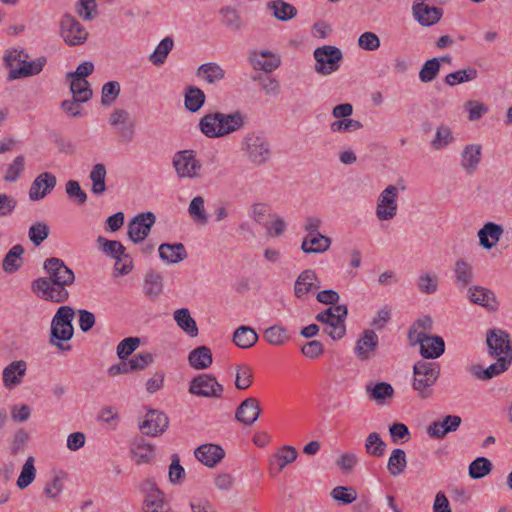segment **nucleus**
Listing matches in <instances>:
<instances>
[{"mask_svg":"<svg viewBox=\"0 0 512 512\" xmlns=\"http://www.w3.org/2000/svg\"><path fill=\"white\" fill-rule=\"evenodd\" d=\"M43 270L47 276L32 281L31 290L40 299L52 303L68 301L70 293L67 287L75 282L74 272L57 257L45 259Z\"/></svg>","mask_w":512,"mask_h":512,"instance_id":"obj_1","label":"nucleus"},{"mask_svg":"<svg viewBox=\"0 0 512 512\" xmlns=\"http://www.w3.org/2000/svg\"><path fill=\"white\" fill-rule=\"evenodd\" d=\"M245 125V118L240 111L231 114L213 112L205 114L199 121L200 131L208 138H220L239 131Z\"/></svg>","mask_w":512,"mask_h":512,"instance_id":"obj_2","label":"nucleus"},{"mask_svg":"<svg viewBox=\"0 0 512 512\" xmlns=\"http://www.w3.org/2000/svg\"><path fill=\"white\" fill-rule=\"evenodd\" d=\"M75 316V310L71 306H60L51 321V331L49 342L61 351H69L71 346L63 344L72 339L74 327L72 320Z\"/></svg>","mask_w":512,"mask_h":512,"instance_id":"obj_3","label":"nucleus"},{"mask_svg":"<svg viewBox=\"0 0 512 512\" xmlns=\"http://www.w3.org/2000/svg\"><path fill=\"white\" fill-rule=\"evenodd\" d=\"M241 149L247 160L255 166L266 164L272 155L271 145L268 139L256 132L246 134L242 140Z\"/></svg>","mask_w":512,"mask_h":512,"instance_id":"obj_4","label":"nucleus"},{"mask_svg":"<svg viewBox=\"0 0 512 512\" xmlns=\"http://www.w3.org/2000/svg\"><path fill=\"white\" fill-rule=\"evenodd\" d=\"M413 389L416 390L421 398L431 396V387L435 384L440 375V367L436 362L420 360L413 366Z\"/></svg>","mask_w":512,"mask_h":512,"instance_id":"obj_5","label":"nucleus"},{"mask_svg":"<svg viewBox=\"0 0 512 512\" xmlns=\"http://www.w3.org/2000/svg\"><path fill=\"white\" fill-rule=\"evenodd\" d=\"M348 315V308L346 305H334L320 313L315 319L326 325L324 332L333 340H340L345 336L346 326L345 319Z\"/></svg>","mask_w":512,"mask_h":512,"instance_id":"obj_6","label":"nucleus"},{"mask_svg":"<svg viewBox=\"0 0 512 512\" xmlns=\"http://www.w3.org/2000/svg\"><path fill=\"white\" fill-rule=\"evenodd\" d=\"M408 337L412 345H420V354L425 359H436L445 351V343L440 336H429L425 332L410 328Z\"/></svg>","mask_w":512,"mask_h":512,"instance_id":"obj_7","label":"nucleus"},{"mask_svg":"<svg viewBox=\"0 0 512 512\" xmlns=\"http://www.w3.org/2000/svg\"><path fill=\"white\" fill-rule=\"evenodd\" d=\"M59 35L67 45L73 47L87 41L88 31L73 15L65 13L59 22Z\"/></svg>","mask_w":512,"mask_h":512,"instance_id":"obj_8","label":"nucleus"},{"mask_svg":"<svg viewBox=\"0 0 512 512\" xmlns=\"http://www.w3.org/2000/svg\"><path fill=\"white\" fill-rule=\"evenodd\" d=\"M314 58L315 71L321 75H329L339 69L343 54L336 46L324 45L314 50Z\"/></svg>","mask_w":512,"mask_h":512,"instance_id":"obj_9","label":"nucleus"},{"mask_svg":"<svg viewBox=\"0 0 512 512\" xmlns=\"http://www.w3.org/2000/svg\"><path fill=\"white\" fill-rule=\"evenodd\" d=\"M172 165L179 178L196 179L200 177L202 165L191 149L181 150L174 154Z\"/></svg>","mask_w":512,"mask_h":512,"instance_id":"obj_10","label":"nucleus"},{"mask_svg":"<svg viewBox=\"0 0 512 512\" xmlns=\"http://www.w3.org/2000/svg\"><path fill=\"white\" fill-rule=\"evenodd\" d=\"M97 243L104 253L116 260V269L121 275H127L131 272L133 268L132 260L130 256L126 254V248L120 241L108 240L99 236Z\"/></svg>","mask_w":512,"mask_h":512,"instance_id":"obj_11","label":"nucleus"},{"mask_svg":"<svg viewBox=\"0 0 512 512\" xmlns=\"http://www.w3.org/2000/svg\"><path fill=\"white\" fill-rule=\"evenodd\" d=\"M139 489L144 495L143 512H162L167 505L164 492L157 486L153 478H147L140 485Z\"/></svg>","mask_w":512,"mask_h":512,"instance_id":"obj_12","label":"nucleus"},{"mask_svg":"<svg viewBox=\"0 0 512 512\" xmlns=\"http://www.w3.org/2000/svg\"><path fill=\"white\" fill-rule=\"evenodd\" d=\"M223 391V385L211 374L197 375L189 383V392L197 397L220 398Z\"/></svg>","mask_w":512,"mask_h":512,"instance_id":"obj_13","label":"nucleus"},{"mask_svg":"<svg viewBox=\"0 0 512 512\" xmlns=\"http://www.w3.org/2000/svg\"><path fill=\"white\" fill-rule=\"evenodd\" d=\"M486 344L491 357L512 359V345L506 331L496 328L489 329L486 333Z\"/></svg>","mask_w":512,"mask_h":512,"instance_id":"obj_14","label":"nucleus"},{"mask_svg":"<svg viewBox=\"0 0 512 512\" xmlns=\"http://www.w3.org/2000/svg\"><path fill=\"white\" fill-rule=\"evenodd\" d=\"M398 188L394 185L387 186L378 196L376 216L380 221L393 219L397 214Z\"/></svg>","mask_w":512,"mask_h":512,"instance_id":"obj_15","label":"nucleus"},{"mask_svg":"<svg viewBox=\"0 0 512 512\" xmlns=\"http://www.w3.org/2000/svg\"><path fill=\"white\" fill-rule=\"evenodd\" d=\"M156 217L152 212H142L128 223V237L134 243H140L149 235Z\"/></svg>","mask_w":512,"mask_h":512,"instance_id":"obj_16","label":"nucleus"},{"mask_svg":"<svg viewBox=\"0 0 512 512\" xmlns=\"http://www.w3.org/2000/svg\"><path fill=\"white\" fill-rule=\"evenodd\" d=\"M168 425L169 419L165 413L158 410H149L139 428L145 435L155 437L163 434Z\"/></svg>","mask_w":512,"mask_h":512,"instance_id":"obj_17","label":"nucleus"},{"mask_svg":"<svg viewBox=\"0 0 512 512\" xmlns=\"http://www.w3.org/2000/svg\"><path fill=\"white\" fill-rule=\"evenodd\" d=\"M412 13L415 20L421 26L429 27L440 21L443 10L439 7L429 6L421 1L413 4Z\"/></svg>","mask_w":512,"mask_h":512,"instance_id":"obj_18","label":"nucleus"},{"mask_svg":"<svg viewBox=\"0 0 512 512\" xmlns=\"http://www.w3.org/2000/svg\"><path fill=\"white\" fill-rule=\"evenodd\" d=\"M56 176L50 172L39 174L32 182L29 189V198L38 201L46 197L56 186Z\"/></svg>","mask_w":512,"mask_h":512,"instance_id":"obj_19","label":"nucleus"},{"mask_svg":"<svg viewBox=\"0 0 512 512\" xmlns=\"http://www.w3.org/2000/svg\"><path fill=\"white\" fill-rule=\"evenodd\" d=\"M261 414L260 402L254 397L242 401L235 411V419L245 425L251 426Z\"/></svg>","mask_w":512,"mask_h":512,"instance_id":"obj_20","label":"nucleus"},{"mask_svg":"<svg viewBox=\"0 0 512 512\" xmlns=\"http://www.w3.org/2000/svg\"><path fill=\"white\" fill-rule=\"evenodd\" d=\"M379 339L373 330H365L356 342L355 354L359 360H368L375 355Z\"/></svg>","mask_w":512,"mask_h":512,"instance_id":"obj_21","label":"nucleus"},{"mask_svg":"<svg viewBox=\"0 0 512 512\" xmlns=\"http://www.w3.org/2000/svg\"><path fill=\"white\" fill-rule=\"evenodd\" d=\"M195 457L205 466L212 468L225 456L223 448L217 444H202L194 450Z\"/></svg>","mask_w":512,"mask_h":512,"instance_id":"obj_22","label":"nucleus"},{"mask_svg":"<svg viewBox=\"0 0 512 512\" xmlns=\"http://www.w3.org/2000/svg\"><path fill=\"white\" fill-rule=\"evenodd\" d=\"M461 422L462 419L460 416L446 415L442 421L432 422L428 426L427 432L432 438L443 439L448 433L455 432Z\"/></svg>","mask_w":512,"mask_h":512,"instance_id":"obj_23","label":"nucleus"},{"mask_svg":"<svg viewBox=\"0 0 512 512\" xmlns=\"http://www.w3.org/2000/svg\"><path fill=\"white\" fill-rule=\"evenodd\" d=\"M504 233L503 226L494 222H487L478 231L479 244L486 250L496 246Z\"/></svg>","mask_w":512,"mask_h":512,"instance_id":"obj_24","label":"nucleus"},{"mask_svg":"<svg viewBox=\"0 0 512 512\" xmlns=\"http://www.w3.org/2000/svg\"><path fill=\"white\" fill-rule=\"evenodd\" d=\"M25 59L22 61V64L19 68L11 69L9 71V79L15 80L19 78H24L28 76H33L39 74L45 63L46 57H39L36 60L28 61V55L26 54Z\"/></svg>","mask_w":512,"mask_h":512,"instance_id":"obj_25","label":"nucleus"},{"mask_svg":"<svg viewBox=\"0 0 512 512\" xmlns=\"http://www.w3.org/2000/svg\"><path fill=\"white\" fill-rule=\"evenodd\" d=\"M472 303L485 307L488 311H495L498 302L493 291L482 286H473L468 291Z\"/></svg>","mask_w":512,"mask_h":512,"instance_id":"obj_26","label":"nucleus"},{"mask_svg":"<svg viewBox=\"0 0 512 512\" xmlns=\"http://www.w3.org/2000/svg\"><path fill=\"white\" fill-rule=\"evenodd\" d=\"M331 239L321 233L307 235L301 244V250L306 254H318L330 248Z\"/></svg>","mask_w":512,"mask_h":512,"instance_id":"obj_27","label":"nucleus"},{"mask_svg":"<svg viewBox=\"0 0 512 512\" xmlns=\"http://www.w3.org/2000/svg\"><path fill=\"white\" fill-rule=\"evenodd\" d=\"M26 362L23 360L13 361L3 370V384L6 388L19 385L26 373Z\"/></svg>","mask_w":512,"mask_h":512,"instance_id":"obj_28","label":"nucleus"},{"mask_svg":"<svg viewBox=\"0 0 512 512\" xmlns=\"http://www.w3.org/2000/svg\"><path fill=\"white\" fill-rule=\"evenodd\" d=\"M158 251L161 260L171 264H177L187 258V252L182 243H162Z\"/></svg>","mask_w":512,"mask_h":512,"instance_id":"obj_29","label":"nucleus"},{"mask_svg":"<svg viewBox=\"0 0 512 512\" xmlns=\"http://www.w3.org/2000/svg\"><path fill=\"white\" fill-rule=\"evenodd\" d=\"M318 280L315 271L306 269L299 274L294 284V293L297 298H302L313 289H318L319 285L315 282Z\"/></svg>","mask_w":512,"mask_h":512,"instance_id":"obj_30","label":"nucleus"},{"mask_svg":"<svg viewBox=\"0 0 512 512\" xmlns=\"http://www.w3.org/2000/svg\"><path fill=\"white\" fill-rule=\"evenodd\" d=\"M213 362L211 349L207 346H199L190 351L188 355L189 365L196 370H204Z\"/></svg>","mask_w":512,"mask_h":512,"instance_id":"obj_31","label":"nucleus"},{"mask_svg":"<svg viewBox=\"0 0 512 512\" xmlns=\"http://www.w3.org/2000/svg\"><path fill=\"white\" fill-rule=\"evenodd\" d=\"M480 160L481 146L479 144H471L464 147L461 153V167L468 174H472L476 170Z\"/></svg>","mask_w":512,"mask_h":512,"instance_id":"obj_32","label":"nucleus"},{"mask_svg":"<svg viewBox=\"0 0 512 512\" xmlns=\"http://www.w3.org/2000/svg\"><path fill=\"white\" fill-rule=\"evenodd\" d=\"M196 76L208 84H214L225 78V70L215 62H207L197 68Z\"/></svg>","mask_w":512,"mask_h":512,"instance_id":"obj_33","label":"nucleus"},{"mask_svg":"<svg viewBox=\"0 0 512 512\" xmlns=\"http://www.w3.org/2000/svg\"><path fill=\"white\" fill-rule=\"evenodd\" d=\"M25 249L22 245H14L5 255L2 261V269L8 274H12L19 270L24 262L23 254Z\"/></svg>","mask_w":512,"mask_h":512,"instance_id":"obj_34","label":"nucleus"},{"mask_svg":"<svg viewBox=\"0 0 512 512\" xmlns=\"http://www.w3.org/2000/svg\"><path fill=\"white\" fill-rule=\"evenodd\" d=\"M512 363V359L508 357H499L497 361L486 369H474L473 374L480 380H490L493 377L505 372Z\"/></svg>","mask_w":512,"mask_h":512,"instance_id":"obj_35","label":"nucleus"},{"mask_svg":"<svg viewBox=\"0 0 512 512\" xmlns=\"http://www.w3.org/2000/svg\"><path fill=\"white\" fill-rule=\"evenodd\" d=\"M259 339L256 331L249 326H240L233 333V343L241 348L248 349L253 347Z\"/></svg>","mask_w":512,"mask_h":512,"instance_id":"obj_36","label":"nucleus"},{"mask_svg":"<svg viewBox=\"0 0 512 512\" xmlns=\"http://www.w3.org/2000/svg\"><path fill=\"white\" fill-rule=\"evenodd\" d=\"M131 453L137 464H145L154 458L155 447L144 439H139L132 444Z\"/></svg>","mask_w":512,"mask_h":512,"instance_id":"obj_37","label":"nucleus"},{"mask_svg":"<svg viewBox=\"0 0 512 512\" xmlns=\"http://www.w3.org/2000/svg\"><path fill=\"white\" fill-rule=\"evenodd\" d=\"M163 291V277L156 271H149L144 278V292L151 300H155Z\"/></svg>","mask_w":512,"mask_h":512,"instance_id":"obj_38","label":"nucleus"},{"mask_svg":"<svg viewBox=\"0 0 512 512\" xmlns=\"http://www.w3.org/2000/svg\"><path fill=\"white\" fill-rule=\"evenodd\" d=\"M206 100L204 92L196 86H188L185 89L184 105L185 108L195 113L201 109Z\"/></svg>","mask_w":512,"mask_h":512,"instance_id":"obj_39","label":"nucleus"},{"mask_svg":"<svg viewBox=\"0 0 512 512\" xmlns=\"http://www.w3.org/2000/svg\"><path fill=\"white\" fill-rule=\"evenodd\" d=\"M407 467L406 453L401 448H395L392 450L388 462L387 470L393 477L401 475Z\"/></svg>","mask_w":512,"mask_h":512,"instance_id":"obj_40","label":"nucleus"},{"mask_svg":"<svg viewBox=\"0 0 512 512\" xmlns=\"http://www.w3.org/2000/svg\"><path fill=\"white\" fill-rule=\"evenodd\" d=\"M67 79L70 80V91L75 101L86 103L92 98L93 91L90 88V84L86 79Z\"/></svg>","mask_w":512,"mask_h":512,"instance_id":"obj_41","label":"nucleus"},{"mask_svg":"<svg viewBox=\"0 0 512 512\" xmlns=\"http://www.w3.org/2000/svg\"><path fill=\"white\" fill-rule=\"evenodd\" d=\"M267 7L272 11L273 16L279 21H288L297 15V9L283 0L271 1L267 4Z\"/></svg>","mask_w":512,"mask_h":512,"instance_id":"obj_42","label":"nucleus"},{"mask_svg":"<svg viewBox=\"0 0 512 512\" xmlns=\"http://www.w3.org/2000/svg\"><path fill=\"white\" fill-rule=\"evenodd\" d=\"M221 21L225 27L233 32H238L243 29L244 23L238 11L230 6L221 8L219 12Z\"/></svg>","mask_w":512,"mask_h":512,"instance_id":"obj_43","label":"nucleus"},{"mask_svg":"<svg viewBox=\"0 0 512 512\" xmlns=\"http://www.w3.org/2000/svg\"><path fill=\"white\" fill-rule=\"evenodd\" d=\"M174 319L177 325L190 337L198 335V327L187 308H181L174 312Z\"/></svg>","mask_w":512,"mask_h":512,"instance_id":"obj_44","label":"nucleus"},{"mask_svg":"<svg viewBox=\"0 0 512 512\" xmlns=\"http://www.w3.org/2000/svg\"><path fill=\"white\" fill-rule=\"evenodd\" d=\"M263 337L269 344L274 346H283L290 340L287 329L281 325L268 327L264 331Z\"/></svg>","mask_w":512,"mask_h":512,"instance_id":"obj_45","label":"nucleus"},{"mask_svg":"<svg viewBox=\"0 0 512 512\" xmlns=\"http://www.w3.org/2000/svg\"><path fill=\"white\" fill-rule=\"evenodd\" d=\"M106 167L102 163L93 166L90 171L89 178L92 182V192L96 195H101L106 191Z\"/></svg>","mask_w":512,"mask_h":512,"instance_id":"obj_46","label":"nucleus"},{"mask_svg":"<svg viewBox=\"0 0 512 512\" xmlns=\"http://www.w3.org/2000/svg\"><path fill=\"white\" fill-rule=\"evenodd\" d=\"M174 46L172 37H165L157 45L153 53L149 56V60L155 66H160L165 63L168 54L171 52Z\"/></svg>","mask_w":512,"mask_h":512,"instance_id":"obj_47","label":"nucleus"},{"mask_svg":"<svg viewBox=\"0 0 512 512\" xmlns=\"http://www.w3.org/2000/svg\"><path fill=\"white\" fill-rule=\"evenodd\" d=\"M366 392L371 400L376 401L378 404H383L387 398L393 396V387L386 382H379L373 387L366 386Z\"/></svg>","mask_w":512,"mask_h":512,"instance_id":"obj_48","label":"nucleus"},{"mask_svg":"<svg viewBox=\"0 0 512 512\" xmlns=\"http://www.w3.org/2000/svg\"><path fill=\"white\" fill-rule=\"evenodd\" d=\"M204 198L202 196L194 197L188 207V213L193 221L200 225L208 223V214L204 208Z\"/></svg>","mask_w":512,"mask_h":512,"instance_id":"obj_49","label":"nucleus"},{"mask_svg":"<svg viewBox=\"0 0 512 512\" xmlns=\"http://www.w3.org/2000/svg\"><path fill=\"white\" fill-rule=\"evenodd\" d=\"M364 446L366 453L374 457H382L387 447L377 432H372L367 436Z\"/></svg>","mask_w":512,"mask_h":512,"instance_id":"obj_50","label":"nucleus"},{"mask_svg":"<svg viewBox=\"0 0 512 512\" xmlns=\"http://www.w3.org/2000/svg\"><path fill=\"white\" fill-rule=\"evenodd\" d=\"M454 141L452 130L449 126L441 124L437 127L435 136L431 141L432 147L435 150H440L447 147Z\"/></svg>","mask_w":512,"mask_h":512,"instance_id":"obj_51","label":"nucleus"},{"mask_svg":"<svg viewBox=\"0 0 512 512\" xmlns=\"http://www.w3.org/2000/svg\"><path fill=\"white\" fill-rule=\"evenodd\" d=\"M478 77V72L475 68L469 67L467 69L458 70L449 73L445 77V82L449 86H455L457 84L469 82L475 80Z\"/></svg>","mask_w":512,"mask_h":512,"instance_id":"obj_52","label":"nucleus"},{"mask_svg":"<svg viewBox=\"0 0 512 512\" xmlns=\"http://www.w3.org/2000/svg\"><path fill=\"white\" fill-rule=\"evenodd\" d=\"M75 11L83 20L92 21L98 15V5L96 0H78Z\"/></svg>","mask_w":512,"mask_h":512,"instance_id":"obj_53","label":"nucleus"},{"mask_svg":"<svg viewBox=\"0 0 512 512\" xmlns=\"http://www.w3.org/2000/svg\"><path fill=\"white\" fill-rule=\"evenodd\" d=\"M330 496L334 501L348 505L357 499V492L352 486H337L331 490Z\"/></svg>","mask_w":512,"mask_h":512,"instance_id":"obj_54","label":"nucleus"},{"mask_svg":"<svg viewBox=\"0 0 512 512\" xmlns=\"http://www.w3.org/2000/svg\"><path fill=\"white\" fill-rule=\"evenodd\" d=\"M36 469L34 467V458L28 457L24 463L21 473L17 479V486L20 489L28 487L35 479Z\"/></svg>","mask_w":512,"mask_h":512,"instance_id":"obj_55","label":"nucleus"},{"mask_svg":"<svg viewBox=\"0 0 512 512\" xmlns=\"http://www.w3.org/2000/svg\"><path fill=\"white\" fill-rule=\"evenodd\" d=\"M492 470L490 460L485 457H478L469 465V476L472 479H481L488 475Z\"/></svg>","mask_w":512,"mask_h":512,"instance_id":"obj_56","label":"nucleus"},{"mask_svg":"<svg viewBox=\"0 0 512 512\" xmlns=\"http://www.w3.org/2000/svg\"><path fill=\"white\" fill-rule=\"evenodd\" d=\"M454 271L456 275V282L462 287L467 286L473 279L472 266L463 259L456 261Z\"/></svg>","mask_w":512,"mask_h":512,"instance_id":"obj_57","label":"nucleus"},{"mask_svg":"<svg viewBox=\"0 0 512 512\" xmlns=\"http://www.w3.org/2000/svg\"><path fill=\"white\" fill-rule=\"evenodd\" d=\"M253 372L249 365L236 366L235 386L238 390H246L252 385Z\"/></svg>","mask_w":512,"mask_h":512,"instance_id":"obj_58","label":"nucleus"},{"mask_svg":"<svg viewBox=\"0 0 512 512\" xmlns=\"http://www.w3.org/2000/svg\"><path fill=\"white\" fill-rule=\"evenodd\" d=\"M440 67L438 58H431L427 60L419 71L420 81L423 83H430L433 81L437 77Z\"/></svg>","mask_w":512,"mask_h":512,"instance_id":"obj_59","label":"nucleus"},{"mask_svg":"<svg viewBox=\"0 0 512 512\" xmlns=\"http://www.w3.org/2000/svg\"><path fill=\"white\" fill-rule=\"evenodd\" d=\"M297 456L298 452L295 447L290 445L282 446L274 455L279 471L285 468L288 464L293 463L297 459Z\"/></svg>","mask_w":512,"mask_h":512,"instance_id":"obj_60","label":"nucleus"},{"mask_svg":"<svg viewBox=\"0 0 512 512\" xmlns=\"http://www.w3.org/2000/svg\"><path fill=\"white\" fill-rule=\"evenodd\" d=\"M121 88L117 81L105 83L101 91V103L103 106L112 105L120 94Z\"/></svg>","mask_w":512,"mask_h":512,"instance_id":"obj_61","label":"nucleus"},{"mask_svg":"<svg viewBox=\"0 0 512 512\" xmlns=\"http://www.w3.org/2000/svg\"><path fill=\"white\" fill-rule=\"evenodd\" d=\"M438 277L435 274L424 273L417 279V287L423 294H434L438 289Z\"/></svg>","mask_w":512,"mask_h":512,"instance_id":"obj_62","label":"nucleus"},{"mask_svg":"<svg viewBox=\"0 0 512 512\" xmlns=\"http://www.w3.org/2000/svg\"><path fill=\"white\" fill-rule=\"evenodd\" d=\"M49 232V226L45 222H37L30 226L28 237L35 246H39L47 239Z\"/></svg>","mask_w":512,"mask_h":512,"instance_id":"obj_63","label":"nucleus"},{"mask_svg":"<svg viewBox=\"0 0 512 512\" xmlns=\"http://www.w3.org/2000/svg\"><path fill=\"white\" fill-rule=\"evenodd\" d=\"M154 361V355L148 351L135 354L128 360L131 372L142 371Z\"/></svg>","mask_w":512,"mask_h":512,"instance_id":"obj_64","label":"nucleus"}]
</instances>
